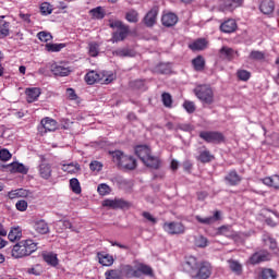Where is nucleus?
<instances>
[{
	"mask_svg": "<svg viewBox=\"0 0 279 279\" xmlns=\"http://www.w3.org/2000/svg\"><path fill=\"white\" fill-rule=\"evenodd\" d=\"M161 22L165 27H173L178 23V15L175 13H166L162 15Z\"/></svg>",
	"mask_w": 279,
	"mask_h": 279,
	"instance_id": "nucleus-21",
	"label": "nucleus"
},
{
	"mask_svg": "<svg viewBox=\"0 0 279 279\" xmlns=\"http://www.w3.org/2000/svg\"><path fill=\"white\" fill-rule=\"evenodd\" d=\"M198 266H199V264H197V258H195L193 256L189 257L184 264V267L186 269H191L192 271H195Z\"/></svg>",
	"mask_w": 279,
	"mask_h": 279,
	"instance_id": "nucleus-42",
	"label": "nucleus"
},
{
	"mask_svg": "<svg viewBox=\"0 0 279 279\" xmlns=\"http://www.w3.org/2000/svg\"><path fill=\"white\" fill-rule=\"evenodd\" d=\"M225 180L229 186H236L238 184H241L242 179L235 170H232L225 177Z\"/></svg>",
	"mask_w": 279,
	"mask_h": 279,
	"instance_id": "nucleus-20",
	"label": "nucleus"
},
{
	"mask_svg": "<svg viewBox=\"0 0 279 279\" xmlns=\"http://www.w3.org/2000/svg\"><path fill=\"white\" fill-rule=\"evenodd\" d=\"M213 274V266L209 263H202L196 268L195 274L192 275L194 279H208Z\"/></svg>",
	"mask_w": 279,
	"mask_h": 279,
	"instance_id": "nucleus-9",
	"label": "nucleus"
},
{
	"mask_svg": "<svg viewBox=\"0 0 279 279\" xmlns=\"http://www.w3.org/2000/svg\"><path fill=\"white\" fill-rule=\"evenodd\" d=\"M234 49L230 48V47H226L223 46L220 49V57L225 58V60H234Z\"/></svg>",
	"mask_w": 279,
	"mask_h": 279,
	"instance_id": "nucleus-34",
	"label": "nucleus"
},
{
	"mask_svg": "<svg viewBox=\"0 0 279 279\" xmlns=\"http://www.w3.org/2000/svg\"><path fill=\"white\" fill-rule=\"evenodd\" d=\"M89 14H90L92 19L100 21L101 19H104L106 16V10H104L102 7H97V8L92 9L89 11Z\"/></svg>",
	"mask_w": 279,
	"mask_h": 279,
	"instance_id": "nucleus-32",
	"label": "nucleus"
},
{
	"mask_svg": "<svg viewBox=\"0 0 279 279\" xmlns=\"http://www.w3.org/2000/svg\"><path fill=\"white\" fill-rule=\"evenodd\" d=\"M158 19V9H151L144 17V23L146 27H154L156 25V20Z\"/></svg>",
	"mask_w": 279,
	"mask_h": 279,
	"instance_id": "nucleus-17",
	"label": "nucleus"
},
{
	"mask_svg": "<svg viewBox=\"0 0 279 279\" xmlns=\"http://www.w3.org/2000/svg\"><path fill=\"white\" fill-rule=\"evenodd\" d=\"M207 47H208V40H206L205 38H199L189 45V48L192 51H204V49H206Z\"/></svg>",
	"mask_w": 279,
	"mask_h": 279,
	"instance_id": "nucleus-22",
	"label": "nucleus"
},
{
	"mask_svg": "<svg viewBox=\"0 0 279 279\" xmlns=\"http://www.w3.org/2000/svg\"><path fill=\"white\" fill-rule=\"evenodd\" d=\"M102 206L107 208H132V203L123 201L121 198H116L104 201Z\"/></svg>",
	"mask_w": 279,
	"mask_h": 279,
	"instance_id": "nucleus-12",
	"label": "nucleus"
},
{
	"mask_svg": "<svg viewBox=\"0 0 279 279\" xmlns=\"http://www.w3.org/2000/svg\"><path fill=\"white\" fill-rule=\"evenodd\" d=\"M196 245L197 247H206V245H208V239L203 235L198 236L196 239Z\"/></svg>",
	"mask_w": 279,
	"mask_h": 279,
	"instance_id": "nucleus-60",
	"label": "nucleus"
},
{
	"mask_svg": "<svg viewBox=\"0 0 279 279\" xmlns=\"http://www.w3.org/2000/svg\"><path fill=\"white\" fill-rule=\"evenodd\" d=\"M241 5H243V0H226L220 4V8L223 12H232L236 8H241Z\"/></svg>",
	"mask_w": 279,
	"mask_h": 279,
	"instance_id": "nucleus-14",
	"label": "nucleus"
},
{
	"mask_svg": "<svg viewBox=\"0 0 279 279\" xmlns=\"http://www.w3.org/2000/svg\"><path fill=\"white\" fill-rule=\"evenodd\" d=\"M192 64L195 71H204L206 66V60L202 56H197L195 59L192 60Z\"/></svg>",
	"mask_w": 279,
	"mask_h": 279,
	"instance_id": "nucleus-35",
	"label": "nucleus"
},
{
	"mask_svg": "<svg viewBox=\"0 0 279 279\" xmlns=\"http://www.w3.org/2000/svg\"><path fill=\"white\" fill-rule=\"evenodd\" d=\"M22 236H23V229H21V227L11 228V230L8 234V239L12 243H14V241H20V239H22Z\"/></svg>",
	"mask_w": 279,
	"mask_h": 279,
	"instance_id": "nucleus-26",
	"label": "nucleus"
},
{
	"mask_svg": "<svg viewBox=\"0 0 279 279\" xmlns=\"http://www.w3.org/2000/svg\"><path fill=\"white\" fill-rule=\"evenodd\" d=\"M70 189L73 191L76 195H80L82 193V186L80 185V180L73 178L70 180Z\"/></svg>",
	"mask_w": 279,
	"mask_h": 279,
	"instance_id": "nucleus-45",
	"label": "nucleus"
},
{
	"mask_svg": "<svg viewBox=\"0 0 279 279\" xmlns=\"http://www.w3.org/2000/svg\"><path fill=\"white\" fill-rule=\"evenodd\" d=\"M29 195V191L25 189L12 190L8 193L9 199H19V197H27Z\"/></svg>",
	"mask_w": 279,
	"mask_h": 279,
	"instance_id": "nucleus-28",
	"label": "nucleus"
},
{
	"mask_svg": "<svg viewBox=\"0 0 279 279\" xmlns=\"http://www.w3.org/2000/svg\"><path fill=\"white\" fill-rule=\"evenodd\" d=\"M263 241L265 245H267L270 250H276V247H278L276 240L274 238H270L269 234H264Z\"/></svg>",
	"mask_w": 279,
	"mask_h": 279,
	"instance_id": "nucleus-46",
	"label": "nucleus"
},
{
	"mask_svg": "<svg viewBox=\"0 0 279 279\" xmlns=\"http://www.w3.org/2000/svg\"><path fill=\"white\" fill-rule=\"evenodd\" d=\"M217 234H222L223 236H234V231H232L231 226H222L218 228Z\"/></svg>",
	"mask_w": 279,
	"mask_h": 279,
	"instance_id": "nucleus-44",
	"label": "nucleus"
},
{
	"mask_svg": "<svg viewBox=\"0 0 279 279\" xmlns=\"http://www.w3.org/2000/svg\"><path fill=\"white\" fill-rule=\"evenodd\" d=\"M183 107L186 110V112H189L190 114H193V112H195V102H193V101L186 100L183 104Z\"/></svg>",
	"mask_w": 279,
	"mask_h": 279,
	"instance_id": "nucleus-59",
	"label": "nucleus"
},
{
	"mask_svg": "<svg viewBox=\"0 0 279 279\" xmlns=\"http://www.w3.org/2000/svg\"><path fill=\"white\" fill-rule=\"evenodd\" d=\"M171 72V68H169V64L167 63H160L157 66V73H161L162 75H167V73Z\"/></svg>",
	"mask_w": 279,
	"mask_h": 279,
	"instance_id": "nucleus-57",
	"label": "nucleus"
},
{
	"mask_svg": "<svg viewBox=\"0 0 279 279\" xmlns=\"http://www.w3.org/2000/svg\"><path fill=\"white\" fill-rule=\"evenodd\" d=\"M112 160L121 169H126L128 171H134L136 169V159L132 156L124 155L121 150L110 151Z\"/></svg>",
	"mask_w": 279,
	"mask_h": 279,
	"instance_id": "nucleus-3",
	"label": "nucleus"
},
{
	"mask_svg": "<svg viewBox=\"0 0 279 279\" xmlns=\"http://www.w3.org/2000/svg\"><path fill=\"white\" fill-rule=\"evenodd\" d=\"M194 95L202 101V104H206L210 106L215 104V90L210 85H198L194 88Z\"/></svg>",
	"mask_w": 279,
	"mask_h": 279,
	"instance_id": "nucleus-5",
	"label": "nucleus"
},
{
	"mask_svg": "<svg viewBox=\"0 0 279 279\" xmlns=\"http://www.w3.org/2000/svg\"><path fill=\"white\" fill-rule=\"evenodd\" d=\"M34 230H36L38 234H47V232H49V226L45 220H37L34 223Z\"/></svg>",
	"mask_w": 279,
	"mask_h": 279,
	"instance_id": "nucleus-31",
	"label": "nucleus"
},
{
	"mask_svg": "<svg viewBox=\"0 0 279 279\" xmlns=\"http://www.w3.org/2000/svg\"><path fill=\"white\" fill-rule=\"evenodd\" d=\"M89 169L92 171H100L101 169H104V165H101V162L99 161H92L89 165Z\"/></svg>",
	"mask_w": 279,
	"mask_h": 279,
	"instance_id": "nucleus-61",
	"label": "nucleus"
},
{
	"mask_svg": "<svg viewBox=\"0 0 279 279\" xmlns=\"http://www.w3.org/2000/svg\"><path fill=\"white\" fill-rule=\"evenodd\" d=\"M61 169L65 173H77L80 171V163L77 162H71V163H61Z\"/></svg>",
	"mask_w": 279,
	"mask_h": 279,
	"instance_id": "nucleus-30",
	"label": "nucleus"
},
{
	"mask_svg": "<svg viewBox=\"0 0 279 279\" xmlns=\"http://www.w3.org/2000/svg\"><path fill=\"white\" fill-rule=\"evenodd\" d=\"M40 12L41 14H44L45 16H47L48 14H51V12H53V9L51 8V4L48 2H44L40 5Z\"/></svg>",
	"mask_w": 279,
	"mask_h": 279,
	"instance_id": "nucleus-55",
	"label": "nucleus"
},
{
	"mask_svg": "<svg viewBox=\"0 0 279 279\" xmlns=\"http://www.w3.org/2000/svg\"><path fill=\"white\" fill-rule=\"evenodd\" d=\"M229 267L231 271H233V274H236L238 276H241V274H243V266L236 260L230 259Z\"/></svg>",
	"mask_w": 279,
	"mask_h": 279,
	"instance_id": "nucleus-38",
	"label": "nucleus"
},
{
	"mask_svg": "<svg viewBox=\"0 0 279 279\" xmlns=\"http://www.w3.org/2000/svg\"><path fill=\"white\" fill-rule=\"evenodd\" d=\"M36 250L38 244L34 240H22L13 246L11 254L13 258H25L32 256Z\"/></svg>",
	"mask_w": 279,
	"mask_h": 279,
	"instance_id": "nucleus-1",
	"label": "nucleus"
},
{
	"mask_svg": "<svg viewBox=\"0 0 279 279\" xmlns=\"http://www.w3.org/2000/svg\"><path fill=\"white\" fill-rule=\"evenodd\" d=\"M136 267H137V271H138L140 276L142 274H144V276H151V274H154V271L151 270V267H149L145 264H140Z\"/></svg>",
	"mask_w": 279,
	"mask_h": 279,
	"instance_id": "nucleus-47",
	"label": "nucleus"
},
{
	"mask_svg": "<svg viewBox=\"0 0 279 279\" xmlns=\"http://www.w3.org/2000/svg\"><path fill=\"white\" fill-rule=\"evenodd\" d=\"M66 97H68V99H71L72 101H75V99H77V94H75V89L68 88L66 89Z\"/></svg>",
	"mask_w": 279,
	"mask_h": 279,
	"instance_id": "nucleus-63",
	"label": "nucleus"
},
{
	"mask_svg": "<svg viewBox=\"0 0 279 279\" xmlns=\"http://www.w3.org/2000/svg\"><path fill=\"white\" fill-rule=\"evenodd\" d=\"M15 207L21 211V213H25V210H27V203L25 201H19L15 204Z\"/></svg>",
	"mask_w": 279,
	"mask_h": 279,
	"instance_id": "nucleus-62",
	"label": "nucleus"
},
{
	"mask_svg": "<svg viewBox=\"0 0 279 279\" xmlns=\"http://www.w3.org/2000/svg\"><path fill=\"white\" fill-rule=\"evenodd\" d=\"M220 32L223 34H232L236 32V21L229 19L220 25Z\"/></svg>",
	"mask_w": 279,
	"mask_h": 279,
	"instance_id": "nucleus-19",
	"label": "nucleus"
},
{
	"mask_svg": "<svg viewBox=\"0 0 279 279\" xmlns=\"http://www.w3.org/2000/svg\"><path fill=\"white\" fill-rule=\"evenodd\" d=\"M162 228L165 232L171 235L184 234V232H186V227H184L182 222L178 221L165 222Z\"/></svg>",
	"mask_w": 279,
	"mask_h": 279,
	"instance_id": "nucleus-8",
	"label": "nucleus"
},
{
	"mask_svg": "<svg viewBox=\"0 0 279 279\" xmlns=\"http://www.w3.org/2000/svg\"><path fill=\"white\" fill-rule=\"evenodd\" d=\"M10 158H12V154L10 153V150L5 148L0 150V160H2L3 162H8Z\"/></svg>",
	"mask_w": 279,
	"mask_h": 279,
	"instance_id": "nucleus-58",
	"label": "nucleus"
},
{
	"mask_svg": "<svg viewBox=\"0 0 279 279\" xmlns=\"http://www.w3.org/2000/svg\"><path fill=\"white\" fill-rule=\"evenodd\" d=\"M37 37L41 43H49V40L53 39V36H51V33H47V32H39L37 34Z\"/></svg>",
	"mask_w": 279,
	"mask_h": 279,
	"instance_id": "nucleus-53",
	"label": "nucleus"
},
{
	"mask_svg": "<svg viewBox=\"0 0 279 279\" xmlns=\"http://www.w3.org/2000/svg\"><path fill=\"white\" fill-rule=\"evenodd\" d=\"M275 8L276 4L272 2V0H262L259 5V10L263 12V14H271Z\"/></svg>",
	"mask_w": 279,
	"mask_h": 279,
	"instance_id": "nucleus-25",
	"label": "nucleus"
},
{
	"mask_svg": "<svg viewBox=\"0 0 279 279\" xmlns=\"http://www.w3.org/2000/svg\"><path fill=\"white\" fill-rule=\"evenodd\" d=\"M73 228V225L71 223V221L69 220H59L57 223H56V230H58V232H60V230H66V229H72Z\"/></svg>",
	"mask_w": 279,
	"mask_h": 279,
	"instance_id": "nucleus-43",
	"label": "nucleus"
},
{
	"mask_svg": "<svg viewBox=\"0 0 279 279\" xmlns=\"http://www.w3.org/2000/svg\"><path fill=\"white\" fill-rule=\"evenodd\" d=\"M196 221L198 223H203L204 226H210L211 223H215V221H219L221 219V213L215 211L214 216L202 218V216H195Z\"/></svg>",
	"mask_w": 279,
	"mask_h": 279,
	"instance_id": "nucleus-16",
	"label": "nucleus"
},
{
	"mask_svg": "<svg viewBox=\"0 0 279 279\" xmlns=\"http://www.w3.org/2000/svg\"><path fill=\"white\" fill-rule=\"evenodd\" d=\"M250 60H265V53L263 51L253 50L248 56Z\"/></svg>",
	"mask_w": 279,
	"mask_h": 279,
	"instance_id": "nucleus-54",
	"label": "nucleus"
},
{
	"mask_svg": "<svg viewBox=\"0 0 279 279\" xmlns=\"http://www.w3.org/2000/svg\"><path fill=\"white\" fill-rule=\"evenodd\" d=\"M10 36V23L5 20H0V38Z\"/></svg>",
	"mask_w": 279,
	"mask_h": 279,
	"instance_id": "nucleus-37",
	"label": "nucleus"
},
{
	"mask_svg": "<svg viewBox=\"0 0 279 279\" xmlns=\"http://www.w3.org/2000/svg\"><path fill=\"white\" fill-rule=\"evenodd\" d=\"M142 216L144 219H147V221H150V223H156L158 221L151 214H149V211H144Z\"/></svg>",
	"mask_w": 279,
	"mask_h": 279,
	"instance_id": "nucleus-64",
	"label": "nucleus"
},
{
	"mask_svg": "<svg viewBox=\"0 0 279 279\" xmlns=\"http://www.w3.org/2000/svg\"><path fill=\"white\" fill-rule=\"evenodd\" d=\"M215 158V155L210 154V150L205 149L199 153V155L196 157V160L199 162H203V165H206L208 162H213V159Z\"/></svg>",
	"mask_w": 279,
	"mask_h": 279,
	"instance_id": "nucleus-27",
	"label": "nucleus"
},
{
	"mask_svg": "<svg viewBox=\"0 0 279 279\" xmlns=\"http://www.w3.org/2000/svg\"><path fill=\"white\" fill-rule=\"evenodd\" d=\"M97 191L99 195L104 196V195H110L112 189H110L108 184L101 183L98 185Z\"/></svg>",
	"mask_w": 279,
	"mask_h": 279,
	"instance_id": "nucleus-51",
	"label": "nucleus"
},
{
	"mask_svg": "<svg viewBox=\"0 0 279 279\" xmlns=\"http://www.w3.org/2000/svg\"><path fill=\"white\" fill-rule=\"evenodd\" d=\"M114 74L112 72H95L90 71L85 75L86 84H111L114 82Z\"/></svg>",
	"mask_w": 279,
	"mask_h": 279,
	"instance_id": "nucleus-4",
	"label": "nucleus"
},
{
	"mask_svg": "<svg viewBox=\"0 0 279 279\" xmlns=\"http://www.w3.org/2000/svg\"><path fill=\"white\" fill-rule=\"evenodd\" d=\"M109 26L112 27V29H118L113 33L112 43H121V40H125V38H128L130 27L124 25L123 22L119 20L110 21Z\"/></svg>",
	"mask_w": 279,
	"mask_h": 279,
	"instance_id": "nucleus-6",
	"label": "nucleus"
},
{
	"mask_svg": "<svg viewBox=\"0 0 279 279\" xmlns=\"http://www.w3.org/2000/svg\"><path fill=\"white\" fill-rule=\"evenodd\" d=\"M113 56H118V58H134V51L129 48H120L113 51Z\"/></svg>",
	"mask_w": 279,
	"mask_h": 279,
	"instance_id": "nucleus-36",
	"label": "nucleus"
},
{
	"mask_svg": "<svg viewBox=\"0 0 279 279\" xmlns=\"http://www.w3.org/2000/svg\"><path fill=\"white\" fill-rule=\"evenodd\" d=\"M251 76H252V74L250 72H247V70H239L238 71V77L242 82H247V80H250Z\"/></svg>",
	"mask_w": 279,
	"mask_h": 279,
	"instance_id": "nucleus-56",
	"label": "nucleus"
},
{
	"mask_svg": "<svg viewBox=\"0 0 279 279\" xmlns=\"http://www.w3.org/2000/svg\"><path fill=\"white\" fill-rule=\"evenodd\" d=\"M161 100L162 104L166 108H171L172 104H173V98L171 97V94L169 93H163L161 95Z\"/></svg>",
	"mask_w": 279,
	"mask_h": 279,
	"instance_id": "nucleus-49",
	"label": "nucleus"
},
{
	"mask_svg": "<svg viewBox=\"0 0 279 279\" xmlns=\"http://www.w3.org/2000/svg\"><path fill=\"white\" fill-rule=\"evenodd\" d=\"M40 125L41 126L38 128L40 134H47V132H56L58 130V121L49 117L41 119Z\"/></svg>",
	"mask_w": 279,
	"mask_h": 279,
	"instance_id": "nucleus-10",
	"label": "nucleus"
},
{
	"mask_svg": "<svg viewBox=\"0 0 279 279\" xmlns=\"http://www.w3.org/2000/svg\"><path fill=\"white\" fill-rule=\"evenodd\" d=\"M263 184L266 186H270L271 189H276L279 191V175L275 174L271 177H266L262 180Z\"/></svg>",
	"mask_w": 279,
	"mask_h": 279,
	"instance_id": "nucleus-23",
	"label": "nucleus"
},
{
	"mask_svg": "<svg viewBox=\"0 0 279 279\" xmlns=\"http://www.w3.org/2000/svg\"><path fill=\"white\" fill-rule=\"evenodd\" d=\"M277 275L274 269L264 268L262 272L259 274V279H276Z\"/></svg>",
	"mask_w": 279,
	"mask_h": 279,
	"instance_id": "nucleus-41",
	"label": "nucleus"
},
{
	"mask_svg": "<svg viewBox=\"0 0 279 279\" xmlns=\"http://www.w3.org/2000/svg\"><path fill=\"white\" fill-rule=\"evenodd\" d=\"M9 167H11L12 173H23L24 175H26V173L29 171V169H27L25 165L19 162H13L9 165Z\"/></svg>",
	"mask_w": 279,
	"mask_h": 279,
	"instance_id": "nucleus-33",
	"label": "nucleus"
},
{
	"mask_svg": "<svg viewBox=\"0 0 279 279\" xmlns=\"http://www.w3.org/2000/svg\"><path fill=\"white\" fill-rule=\"evenodd\" d=\"M26 274H31L32 276H40V274H43V266L40 264H36L35 266L27 268Z\"/></svg>",
	"mask_w": 279,
	"mask_h": 279,
	"instance_id": "nucleus-48",
	"label": "nucleus"
},
{
	"mask_svg": "<svg viewBox=\"0 0 279 279\" xmlns=\"http://www.w3.org/2000/svg\"><path fill=\"white\" fill-rule=\"evenodd\" d=\"M97 258L98 263L104 267H112V265H114V257L108 253H98Z\"/></svg>",
	"mask_w": 279,
	"mask_h": 279,
	"instance_id": "nucleus-15",
	"label": "nucleus"
},
{
	"mask_svg": "<svg viewBox=\"0 0 279 279\" xmlns=\"http://www.w3.org/2000/svg\"><path fill=\"white\" fill-rule=\"evenodd\" d=\"M267 260H271V254H269L267 251H260L257 253H254L250 259V265H258L259 263H265Z\"/></svg>",
	"mask_w": 279,
	"mask_h": 279,
	"instance_id": "nucleus-13",
	"label": "nucleus"
},
{
	"mask_svg": "<svg viewBox=\"0 0 279 279\" xmlns=\"http://www.w3.org/2000/svg\"><path fill=\"white\" fill-rule=\"evenodd\" d=\"M126 21L129 23H138V12L131 10L126 13Z\"/></svg>",
	"mask_w": 279,
	"mask_h": 279,
	"instance_id": "nucleus-52",
	"label": "nucleus"
},
{
	"mask_svg": "<svg viewBox=\"0 0 279 279\" xmlns=\"http://www.w3.org/2000/svg\"><path fill=\"white\" fill-rule=\"evenodd\" d=\"M199 138L205 141V143H214L218 145L219 143H223L225 138L223 133L217 131H203L199 133Z\"/></svg>",
	"mask_w": 279,
	"mask_h": 279,
	"instance_id": "nucleus-7",
	"label": "nucleus"
},
{
	"mask_svg": "<svg viewBox=\"0 0 279 279\" xmlns=\"http://www.w3.org/2000/svg\"><path fill=\"white\" fill-rule=\"evenodd\" d=\"M26 101L28 104H34V101H38V98L40 97V88L38 87H31L26 88Z\"/></svg>",
	"mask_w": 279,
	"mask_h": 279,
	"instance_id": "nucleus-18",
	"label": "nucleus"
},
{
	"mask_svg": "<svg viewBox=\"0 0 279 279\" xmlns=\"http://www.w3.org/2000/svg\"><path fill=\"white\" fill-rule=\"evenodd\" d=\"M51 163L43 162L39 165V175L44 180H49L51 178Z\"/></svg>",
	"mask_w": 279,
	"mask_h": 279,
	"instance_id": "nucleus-24",
	"label": "nucleus"
},
{
	"mask_svg": "<svg viewBox=\"0 0 279 279\" xmlns=\"http://www.w3.org/2000/svg\"><path fill=\"white\" fill-rule=\"evenodd\" d=\"M105 278L106 279H121L123 278V275L121 270L119 269H109L105 272Z\"/></svg>",
	"mask_w": 279,
	"mask_h": 279,
	"instance_id": "nucleus-40",
	"label": "nucleus"
},
{
	"mask_svg": "<svg viewBox=\"0 0 279 279\" xmlns=\"http://www.w3.org/2000/svg\"><path fill=\"white\" fill-rule=\"evenodd\" d=\"M64 45L62 44H46V51L57 52L62 51Z\"/></svg>",
	"mask_w": 279,
	"mask_h": 279,
	"instance_id": "nucleus-50",
	"label": "nucleus"
},
{
	"mask_svg": "<svg viewBox=\"0 0 279 279\" xmlns=\"http://www.w3.org/2000/svg\"><path fill=\"white\" fill-rule=\"evenodd\" d=\"M88 56L92 58H97V56H99V44H97V41H90L88 44Z\"/></svg>",
	"mask_w": 279,
	"mask_h": 279,
	"instance_id": "nucleus-39",
	"label": "nucleus"
},
{
	"mask_svg": "<svg viewBox=\"0 0 279 279\" xmlns=\"http://www.w3.org/2000/svg\"><path fill=\"white\" fill-rule=\"evenodd\" d=\"M43 258L47 265H50L51 267H58V255L54 253H43Z\"/></svg>",
	"mask_w": 279,
	"mask_h": 279,
	"instance_id": "nucleus-29",
	"label": "nucleus"
},
{
	"mask_svg": "<svg viewBox=\"0 0 279 279\" xmlns=\"http://www.w3.org/2000/svg\"><path fill=\"white\" fill-rule=\"evenodd\" d=\"M47 68L50 69L51 73L57 77H66L71 73L69 66H64L62 63H48Z\"/></svg>",
	"mask_w": 279,
	"mask_h": 279,
	"instance_id": "nucleus-11",
	"label": "nucleus"
},
{
	"mask_svg": "<svg viewBox=\"0 0 279 279\" xmlns=\"http://www.w3.org/2000/svg\"><path fill=\"white\" fill-rule=\"evenodd\" d=\"M135 155L149 169H160V159L151 156V149L148 146L140 145L135 147Z\"/></svg>",
	"mask_w": 279,
	"mask_h": 279,
	"instance_id": "nucleus-2",
	"label": "nucleus"
}]
</instances>
